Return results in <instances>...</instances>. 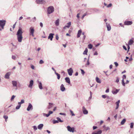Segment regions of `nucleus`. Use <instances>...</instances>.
<instances>
[{"label":"nucleus","instance_id":"f257e3e1","mask_svg":"<svg viewBox=\"0 0 134 134\" xmlns=\"http://www.w3.org/2000/svg\"><path fill=\"white\" fill-rule=\"evenodd\" d=\"M23 33L22 29L20 27H19L17 32L16 35L18 41L19 42H21L22 41L23 39L22 36Z\"/></svg>","mask_w":134,"mask_h":134},{"label":"nucleus","instance_id":"f03ea898","mask_svg":"<svg viewBox=\"0 0 134 134\" xmlns=\"http://www.w3.org/2000/svg\"><path fill=\"white\" fill-rule=\"evenodd\" d=\"M6 21L5 20H0V31L4 29Z\"/></svg>","mask_w":134,"mask_h":134},{"label":"nucleus","instance_id":"7ed1b4c3","mask_svg":"<svg viewBox=\"0 0 134 134\" xmlns=\"http://www.w3.org/2000/svg\"><path fill=\"white\" fill-rule=\"evenodd\" d=\"M54 8L52 6H49L47 8V12L48 14H50L54 12Z\"/></svg>","mask_w":134,"mask_h":134},{"label":"nucleus","instance_id":"20e7f679","mask_svg":"<svg viewBox=\"0 0 134 134\" xmlns=\"http://www.w3.org/2000/svg\"><path fill=\"white\" fill-rule=\"evenodd\" d=\"M12 83L13 87V89L15 90H17L18 89L17 82L16 81H13L12 82Z\"/></svg>","mask_w":134,"mask_h":134},{"label":"nucleus","instance_id":"39448f33","mask_svg":"<svg viewBox=\"0 0 134 134\" xmlns=\"http://www.w3.org/2000/svg\"><path fill=\"white\" fill-rule=\"evenodd\" d=\"M35 30L34 27H31L29 28V32H30V35H32V36H34V33Z\"/></svg>","mask_w":134,"mask_h":134},{"label":"nucleus","instance_id":"423d86ee","mask_svg":"<svg viewBox=\"0 0 134 134\" xmlns=\"http://www.w3.org/2000/svg\"><path fill=\"white\" fill-rule=\"evenodd\" d=\"M36 2L39 4H45L46 3V0H36Z\"/></svg>","mask_w":134,"mask_h":134},{"label":"nucleus","instance_id":"0eeeda50","mask_svg":"<svg viewBox=\"0 0 134 134\" xmlns=\"http://www.w3.org/2000/svg\"><path fill=\"white\" fill-rule=\"evenodd\" d=\"M25 102V100L24 99H21L20 102L18 103V105L16 106V109H18L20 107L21 104H23Z\"/></svg>","mask_w":134,"mask_h":134},{"label":"nucleus","instance_id":"6e6552de","mask_svg":"<svg viewBox=\"0 0 134 134\" xmlns=\"http://www.w3.org/2000/svg\"><path fill=\"white\" fill-rule=\"evenodd\" d=\"M67 128L68 131L72 132H74V129L73 127H71L70 126H67Z\"/></svg>","mask_w":134,"mask_h":134},{"label":"nucleus","instance_id":"1a4fd4ad","mask_svg":"<svg viewBox=\"0 0 134 134\" xmlns=\"http://www.w3.org/2000/svg\"><path fill=\"white\" fill-rule=\"evenodd\" d=\"M33 107L31 104L29 103L28 107L27 108V110L28 111H29L30 110L33 109Z\"/></svg>","mask_w":134,"mask_h":134},{"label":"nucleus","instance_id":"9d476101","mask_svg":"<svg viewBox=\"0 0 134 134\" xmlns=\"http://www.w3.org/2000/svg\"><path fill=\"white\" fill-rule=\"evenodd\" d=\"M67 71L69 75L70 76L72 75L73 72V71L72 68H70L69 69H68Z\"/></svg>","mask_w":134,"mask_h":134},{"label":"nucleus","instance_id":"9b49d317","mask_svg":"<svg viewBox=\"0 0 134 134\" xmlns=\"http://www.w3.org/2000/svg\"><path fill=\"white\" fill-rule=\"evenodd\" d=\"M132 23V21H125L124 23V24L127 25H131Z\"/></svg>","mask_w":134,"mask_h":134},{"label":"nucleus","instance_id":"f8f14e48","mask_svg":"<svg viewBox=\"0 0 134 134\" xmlns=\"http://www.w3.org/2000/svg\"><path fill=\"white\" fill-rule=\"evenodd\" d=\"M82 111L83 113L84 114H87L88 113V111L86 109L85 107L84 106L82 107Z\"/></svg>","mask_w":134,"mask_h":134},{"label":"nucleus","instance_id":"ddd939ff","mask_svg":"<svg viewBox=\"0 0 134 134\" xmlns=\"http://www.w3.org/2000/svg\"><path fill=\"white\" fill-rule=\"evenodd\" d=\"M106 24L108 31H110L111 29V27L110 24L107 23H106Z\"/></svg>","mask_w":134,"mask_h":134},{"label":"nucleus","instance_id":"4468645a","mask_svg":"<svg viewBox=\"0 0 134 134\" xmlns=\"http://www.w3.org/2000/svg\"><path fill=\"white\" fill-rule=\"evenodd\" d=\"M54 35V34L51 33L49 34V36L48 37V39H50V40L52 41V40L53 38V36Z\"/></svg>","mask_w":134,"mask_h":134},{"label":"nucleus","instance_id":"2eb2a0df","mask_svg":"<svg viewBox=\"0 0 134 134\" xmlns=\"http://www.w3.org/2000/svg\"><path fill=\"white\" fill-rule=\"evenodd\" d=\"M120 100H119L118 101L115 103V104L116 105V107H115V109H117L119 107V104L120 103Z\"/></svg>","mask_w":134,"mask_h":134},{"label":"nucleus","instance_id":"dca6fc26","mask_svg":"<svg viewBox=\"0 0 134 134\" xmlns=\"http://www.w3.org/2000/svg\"><path fill=\"white\" fill-rule=\"evenodd\" d=\"M34 84V81L32 80H31L30 81L29 85L28 86L29 88H32Z\"/></svg>","mask_w":134,"mask_h":134},{"label":"nucleus","instance_id":"f3484780","mask_svg":"<svg viewBox=\"0 0 134 134\" xmlns=\"http://www.w3.org/2000/svg\"><path fill=\"white\" fill-rule=\"evenodd\" d=\"M38 86L40 90H42L43 89V87L42 86V83L41 82L39 81H38Z\"/></svg>","mask_w":134,"mask_h":134},{"label":"nucleus","instance_id":"a211bd4d","mask_svg":"<svg viewBox=\"0 0 134 134\" xmlns=\"http://www.w3.org/2000/svg\"><path fill=\"white\" fill-rule=\"evenodd\" d=\"M10 75V72H9L6 73L5 74V78L7 79H9V76Z\"/></svg>","mask_w":134,"mask_h":134},{"label":"nucleus","instance_id":"6ab92c4d","mask_svg":"<svg viewBox=\"0 0 134 134\" xmlns=\"http://www.w3.org/2000/svg\"><path fill=\"white\" fill-rule=\"evenodd\" d=\"M61 90L62 91H64L65 90V88L64 87V85L62 84L61 85L60 87Z\"/></svg>","mask_w":134,"mask_h":134},{"label":"nucleus","instance_id":"aec40b11","mask_svg":"<svg viewBox=\"0 0 134 134\" xmlns=\"http://www.w3.org/2000/svg\"><path fill=\"white\" fill-rule=\"evenodd\" d=\"M103 127L104 129V130L106 131L110 130V128L109 127L106 126L105 125L103 126Z\"/></svg>","mask_w":134,"mask_h":134},{"label":"nucleus","instance_id":"412c9836","mask_svg":"<svg viewBox=\"0 0 134 134\" xmlns=\"http://www.w3.org/2000/svg\"><path fill=\"white\" fill-rule=\"evenodd\" d=\"M43 126V124H40L39 125L37 126V128L40 130H41Z\"/></svg>","mask_w":134,"mask_h":134},{"label":"nucleus","instance_id":"4be33fe9","mask_svg":"<svg viewBox=\"0 0 134 134\" xmlns=\"http://www.w3.org/2000/svg\"><path fill=\"white\" fill-rule=\"evenodd\" d=\"M65 79L66 82L68 83L69 84H70V79L69 77H66L65 78Z\"/></svg>","mask_w":134,"mask_h":134},{"label":"nucleus","instance_id":"5701e85b","mask_svg":"<svg viewBox=\"0 0 134 134\" xmlns=\"http://www.w3.org/2000/svg\"><path fill=\"white\" fill-rule=\"evenodd\" d=\"M102 133V131L101 130H99L97 131V132H92V134H101Z\"/></svg>","mask_w":134,"mask_h":134},{"label":"nucleus","instance_id":"b1692460","mask_svg":"<svg viewBox=\"0 0 134 134\" xmlns=\"http://www.w3.org/2000/svg\"><path fill=\"white\" fill-rule=\"evenodd\" d=\"M59 19H58L55 21V23L56 26H58L59 25Z\"/></svg>","mask_w":134,"mask_h":134},{"label":"nucleus","instance_id":"393cba45","mask_svg":"<svg viewBox=\"0 0 134 134\" xmlns=\"http://www.w3.org/2000/svg\"><path fill=\"white\" fill-rule=\"evenodd\" d=\"M82 32V31L81 30H80L78 31L77 34V38H79L80 37V36L81 35V34Z\"/></svg>","mask_w":134,"mask_h":134},{"label":"nucleus","instance_id":"a878e982","mask_svg":"<svg viewBox=\"0 0 134 134\" xmlns=\"http://www.w3.org/2000/svg\"><path fill=\"white\" fill-rule=\"evenodd\" d=\"M133 38H132L128 42L129 45H131L133 43Z\"/></svg>","mask_w":134,"mask_h":134},{"label":"nucleus","instance_id":"bb28decb","mask_svg":"<svg viewBox=\"0 0 134 134\" xmlns=\"http://www.w3.org/2000/svg\"><path fill=\"white\" fill-rule=\"evenodd\" d=\"M119 91V90L116 89L115 91H112V92L114 94H116Z\"/></svg>","mask_w":134,"mask_h":134},{"label":"nucleus","instance_id":"cd10ccee","mask_svg":"<svg viewBox=\"0 0 134 134\" xmlns=\"http://www.w3.org/2000/svg\"><path fill=\"white\" fill-rule=\"evenodd\" d=\"M96 82L99 83H101V81L99 78L97 77H96Z\"/></svg>","mask_w":134,"mask_h":134},{"label":"nucleus","instance_id":"c85d7f7f","mask_svg":"<svg viewBox=\"0 0 134 134\" xmlns=\"http://www.w3.org/2000/svg\"><path fill=\"white\" fill-rule=\"evenodd\" d=\"M53 103H49V105L48 107V109H49L52 107Z\"/></svg>","mask_w":134,"mask_h":134},{"label":"nucleus","instance_id":"c756f323","mask_svg":"<svg viewBox=\"0 0 134 134\" xmlns=\"http://www.w3.org/2000/svg\"><path fill=\"white\" fill-rule=\"evenodd\" d=\"M126 121V120L125 119H123V120L121 121V125H123L124 124L125 122Z\"/></svg>","mask_w":134,"mask_h":134},{"label":"nucleus","instance_id":"7c9ffc66","mask_svg":"<svg viewBox=\"0 0 134 134\" xmlns=\"http://www.w3.org/2000/svg\"><path fill=\"white\" fill-rule=\"evenodd\" d=\"M71 22H69L68 23H67V25H66V26L68 28H69L70 26L71 25Z\"/></svg>","mask_w":134,"mask_h":134},{"label":"nucleus","instance_id":"2f4dec72","mask_svg":"<svg viewBox=\"0 0 134 134\" xmlns=\"http://www.w3.org/2000/svg\"><path fill=\"white\" fill-rule=\"evenodd\" d=\"M55 74L57 75V79L58 80H59L60 78V74H58V73L56 72H55Z\"/></svg>","mask_w":134,"mask_h":134},{"label":"nucleus","instance_id":"473e14b6","mask_svg":"<svg viewBox=\"0 0 134 134\" xmlns=\"http://www.w3.org/2000/svg\"><path fill=\"white\" fill-rule=\"evenodd\" d=\"M88 52V50L87 48L85 49V51H84L83 54H87V53Z\"/></svg>","mask_w":134,"mask_h":134},{"label":"nucleus","instance_id":"72a5a7b5","mask_svg":"<svg viewBox=\"0 0 134 134\" xmlns=\"http://www.w3.org/2000/svg\"><path fill=\"white\" fill-rule=\"evenodd\" d=\"M57 119L58 120V122H63V121L62 120L60 119L59 117H57Z\"/></svg>","mask_w":134,"mask_h":134},{"label":"nucleus","instance_id":"f704fd0d","mask_svg":"<svg viewBox=\"0 0 134 134\" xmlns=\"http://www.w3.org/2000/svg\"><path fill=\"white\" fill-rule=\"evenodd\" d=\"M88 48H89L90 49H91L93 47V46H92V45L91 44H90L89 45H88Z\"/></svg>","mask_w":134,"mask_h":134},{"label":"nucleus","instance_id":"c9c22d12","mask_svg":"<svg viewBox=\"0 0 134 134\" xmlns=\"http://www.w3.org/2000/svg\"><path fill=\"white\" fill-rule=\"evenodd\" d=\"M69 110L70 112V113L72 116H75V114L71 110Z\"/></svg>","mask_w":134,"mask_h":134},{"label":"nucleus","instance_id":"e433bc0d","mask_svg":"<svg viewBox=\"0 0 134 134\" xmlns=\"http://www.w3.org/2000/svg\"><path fill=\"white\" fill-rule=\"evenodd\" d=\"M80 70L81 71L82 74L83 75H84L85 73V72L84 71L83 69H80Z\"/></svg>","mask_w":134,"mask_h":134},{"label":"nucleus","instance_id":"4c0bfd02","mask_svg":"<svg viewBox=\"0 0 134 134\" xmlns=\"http://www.w3.org/2000/svg\"><path fill=\"white\" fill-rule=\"evenodd\" d=\"M90 64V63L88 61V59L87 60V63L85 64V66H87V65H88Z\"/></svg>","mask_w":134,"mask_h":134},{"label":"nucleus","instance_id":"58836bf2","mask_svg":"<svg viewBox=\"0 0 134 134\" xmlns=\"http://www.w3.org/2000/svg\"><path fill=\"white\" fill-rule=\"evenodd\" d=\"M134 124L133 122L131 123V125L130 126V127L131 128H132L133 127Z\"/></svg>","mask_w":134,"mask_h":134},{"label":"nucleus","instance_id":"ea45409f","mask_svg":"<svg viewBox=\"0 0 134 134\" xmlns=\"http://www.w3.org/2000/svg\"><path fill=\"white\" fill-rule=\"evenodd\" d=\"M34 130L36 131L37 130V126H34L33 127Z\"/></svg>","mask_w":134,"mask_h":134},{"label":"nucleus","instance_id":"a19ab883","mask_svg":"<svg viewBox=\"0 0 134 134\" xmlns=\"http://www.w3.org/2000/svg\"><path fill=\"white\" fill-rule=\"evenodd\" d=\"M87 15V13H85L84 14L82 15V17L81 18L82 19H83L84 17L86 15Z\"/></svg>","mask_w":134,"mask_h":134},{"label":"nucleus","instance_id":"79ce46f5","mask_svg":"<svg viewBox=\"0 0 134 134\" xmlns=\"http://www.w3.org/2000/svg\"><path fill=\"white\" fill-rule=\"evenodd\" d=\"M53 123L54 124L58 123L59 122L57 120H53Z\"/></svg>","mask_w":134,"mask_h":134},{"label":"nucleus","instance_id":"37998d69","mask_svg":"<svg viewBox=\"0 0 134 134\" xmlns=\"http://www.w3.org/2000/svg\"><path fill=\"white\" fill-rule=\"evenodd\" d=\"M122 85L124 86H125V83L124 82V80H123V79H122Z\"/></svg>","mask_w":134,"mask_h":134},{"label":"nucleus","instance_id":"c03bdc74","mask_svg":"<svg viewBox=\"0 0 134 134\" xmlns=\"http://www.w3.org/2000/svg\"><path fill=\"white\" fill-rule=\"evenodd\" d=\"M112 4L111 3H110L107 6V8L110 7H111Z\"/></svg>","mask_w":134,"mask_h":134},{"label":"nucleus","instance_id":"a18cd8bd","mask_svg":"<svg viewBox=\"0 0 134 134\" xmlns=\"http://www.w3.org/2000/svg\"><path fill=\"white\" fill-rule=\"evenodd\" d=\"M15 97V96L14 95H13L12 96V97L11 98V100H12Z\"/></svg>","mask_w":134,"mask_h":134},{"label":"nucleus","instance_id":"49530a36","mask_svg":"<svg viewBox=\"0 0 134 134\" xmlns=\"http://www.w3.org/2000/svg\"><path fill=\"white\" fill-rule=\"evenodd\" d=\"M44 62L42 60H41L40 61L39 63L40 64H43Z\"/></svg>","mask_w":134,"mask_h":134},{"label":"nucleus","instance_id":"de8ad7c7","mask_svg":"<svg viewBox=\"0 0 134 134\" xmlns=\"http://www.w3.org/2000/svg\"><path fill=\"white\" fill-rule=\"evenodd\" d=\"M122 79H123V80H124V79H126V76L125 75H124L122 77Z\"/></svg>","mask_w":134,"mask_h":134},{"label":"nucleus","instance_id":"09e8293b","mask_svg":"<svg viewBox=\"0 0 134 134\" xmlns=\"http://www.w3.org/2000/svg\"><path fill=\"white\" fill-rule=\"evenodd\" d=\"M36 18L35 17H34L32 19V21L33 22H35L36 20Z\"/></svg>","mask_w":134,"mask_h":134},{"label":"nucleus","instance_id":"8fccbe9b","mask_svg":"<svg viewBox=\"0 0 134 134\" xmlns=\"http://www.w3.org/2000/svg\"><path fill=\"white\" fill-rule=\"evenodd\" d=\"M16 58V56L14 55H12V58L14 60H15Z\"/></svg>","mask_w":134,"mask_h":134},{"label":"nucleus","instance_id":"3c124183","mask_svg":"<svg viewBox=\"0 0 134 134\" xmlns=\"http://www.w3.org/2000/svg\"><path fill=\"white\" fill-rule=\"evenodd\" d=\"M114 64H115L116 67H117L118 66V64L117 62H114Z\"/></svg>","mask_w":134,"mask_h":134},{"label":"nucleus","instance_id":"603ef678","mask_svg":"<svg viewBox=\"0 0 134 134\" xmlns=\"http://www.w3.org/2000/svg\"><path fill=\"white\" fill-rule=\"evenodd\" d=\"M3 118L6 120L8 118V117L7 116L5 115L3 116Z\"/></svg>","mask_w":134,"mask_h":134},{"label":"nucleus","instance_id":"864d4df0","mask_svg":"<svg viewBox=\"0 0 134 134\" xmlns=\"http://www.w3.org/2000/svg\"><path fill=\"white\" fill-rule=\"evenodd\" d=\"M56 40H58V39H59V37L58 36V35H56Z\"/></svg>","mask_w":134,"mask_h":134},{"label":"nucleus","instance_id":"5fc2aeb1","mask_svg":"<svg viewBox=\"0 0 134 134\" xmlns=\"http://www.w3.org/2000/svg\"><path fill=\"white\" fill-rule=\"evenodd\" d=\"M53 113V112L51 111H49V112L48 114L50 115V114H52Z\"/></svg>","mask_w":134,"mask_h":134},{"label":"nucleus","instance_id":"6e6d98bb","mask_svg":"<svg viewBox=\"0 0 134 134\" xmlns=\"http://www.w3.org/2000/svg\"><path fill=\"white\" fill-rule=\"evenodd\" d=\"M59 114L64 115H66V114L64 113H59Z\"/></svg>","mask_w":134,"mask_h":134},{"label":"nucleus","instance_id":"4d7b16f0","mask_svg":"<svg viewBox=\"0 0 134 134\" xmlns=\"http://www.w3.org/2000/svg\"><path fill=\"white\" fill-rule=\"evenodd\" d=\"M123 48L126 51L127 50V48L125 46H123Z\"/></svg>","mask_w":134,"mask_h":134},{"label":"nucleus","instance_id":"13d9d810","mask_svg":"<svg viewBox=\"0 0 134 134\" xmlns=\"http://www.w3.org/2000/svg\"><path fill=\"white\" fill-rule=\"evenodd\" d=\"M119 78L118 77H117L116 82H119Z\"/></svg>","mask_w":134,"mask_h":134},{"label":"nucleus","instance_id":"bf43d9fd","mask_svg":"<svg viewBox=\"0 0 134 134\" xmlns=\"http://www.w3.org/2000/svg\"><path fill=\"white\" fill-rule=\"evenodd\" d=\"M106 96H106L105 95H103L102 96V97L103 98H106Z\"/></svg>","mask_w":134,"mask_h":134},{"label":"nucleus","instance_id":"052dcab7","mask_svg":"<svg viewBox=\"0 0 134 134\" xmlns=\"http://www.w3.org/2000/svg\"><path fill=\"white\" fill-rule=\"evenodd\" d=\"M80 13H78L77 14L76 16L78 18H79L80 17L79 15H80Z\"/></svg>","mask_w":134,"mask_h":134},{"label":"nucleus","instance_id":"680f3d73","mask_svg":"<svg viewBox=\"0 0 134 134\" xmlns=\"http://www.w3.org/2000/svg\"><path fill=\"white\" fill-rule=\"evenodd\" d=\"M98 54V53L97 51H96L94 54V55H97Z\"/></svg>","mask_w":134,"mask_h":134},{"label":"nucleus","instance_id":"e2e57ef3","mask_svg":"<svg viewBox=\"0 0 134 134\" xmlns=\"http://www.w3.org/2000/svg\"><path fill=\"white\" fill-rule=\"evenodd\" d=\"M109 91V88H108L105 91V92L106 93H108Z\"/></svg>","mask_w":134,"mask_h":134},{"label":"nucleus","instance_id":"0e129e2a","mask_svg":"<svg viewBox=\"0 0 134 134\" xmlns=\"http://www.w3.org/2000/svg\"><path fill=\"white\" fill-rule=\"evenodd\" d=\"M40 25L41 27H42L43 26V24L41 22L40 23Z\"/></svg>","mask_w":134,"mask_h":134},{"label":"nucleus","instance_id":"69168bd1","mask_svg":"<svg viewBox=\"0 0 134 134\" xmlns=\"http://www.w3.org/2000/svg\"><path fill=\"white\" fill-rule=\"evenodd\" d=\"M67 27L66 26V25L64 27H63V29L62 30V31H64V30L66 28V27Z\"/></svg>","mask_w":134,"mask_h":134},{"label":"nucleus","instance_id":"338daca9","mask_svg":"<svg viewBox=\"0 0 134 134\" xmlns=\"http://www.w3.org/2000/svg\"><path fill=\"white\" fill-rule=\"evenodd\" d=\"M97 127L96 126H93V130H94L97 129Z\"/></svg>","mask_w":134,"mask_h":134},{"label":"nucleus","instance_id":"774afa93","mask_svg":"<svg viewBox=\"0 0 134 134\" xmlns=\"http://www.w3.org/2000/svg\"><path fill=\"white\" fill-rule=\"evenodd\" d=\"M31 68L33 69H34V66L33 65H31Z\"/></svg>","mask_w":134,"mask_h":134}]
</instances>
